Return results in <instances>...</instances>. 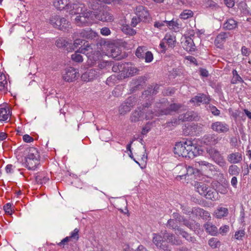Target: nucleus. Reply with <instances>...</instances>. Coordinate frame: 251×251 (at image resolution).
Wrapping results in <instances>:
<instances>
[{
    "label": "nucleus",
    "mask_w": 251,
    "mask_h": 251,
    "mask_svg": "<svg viewBox=\"0 0 251 251\" xmlns=\"http://www.w3.org/2000/svg\"><path fill=\"white\" fill-rule=\"evenodd\" d=\"M206 152L209 157L220 166L224 167L226 165L224 156L218 149L212 147L207 148Z\"/></svg>",
    "instance_id": "7ed1b4c3"
},
{
    "label": "nucleus",
    "mask_w": 251,
    "mask_h": 251,
    "mask_svg": "<svg viewBox=\"0 0 251 251\" xmlns=\"http://www.w3.org/2000/svg\"><path fill=\"white\" fill-rule=\"evenodd\" d=\"M163 41H165L168 46L171 48L174 47L176 42V37L173 34L170 33L166 34L163 38Z\"/></svg>",
    "instance_id": "bb28decb"
},
{
    "label": "nucleus",
    "mask_w": 251,
    "mask_h": 251,
    "mask_svg": "<svg viewBox=\"0 0 251 251\" xmlns=\"http://www.w3.org/2000/svg\"><path fill=\"white\" fill-rule=\"evenodd\" d=\"M113 65V62L111 61H100L99 62L98 67L102 69L106 68V69L110 68Z\"/></svg>",
    "instance_id": "3c124183"
},
{
    "label": "nucleus",
    "mask_w": 251,
    "mask_h": 251,
    "mask_svg": "<svg viewBox=\"0 0 251 251\" xmlns=\"http://www.w3.org/2000/svg\"><path fill=\"white\" fill-rule=\"evenodd\" d=\"M174 173L176 175V179L177 180L182 179L185 176L186 165L179 164L174 170Z\"/></svg>",
    "instance_id": "ddd939ff"
},
{
    "label": "nucleus",
    "mask_w": 251,
    "mask_h": 251,
    "mask_svg": "<svg viewBox=\"0 0 251 251\" xmlns=\"http://www.w3.org/2000/svg\"><path fill=\"white\" fill-rule=\"evenodd\" d=\"M121 30L124 33L131 36H132L136 33L135 30L131 28L127 24L122 25Z\"/></svg>",
    "instance_id": "ea45409f"
},
{
    "label": "nucleus",
    "mask_w": 251,
    "mask_h": 251,
    "mask_svg": "<svg viewBox=\"0 0 251 251\" xmlns=\"http://www.w3.org/2000/svg\"><path fill=\"white\" fill-rule=\"evenodd\" d=\"M244 229L239 230L235 232L234 237L236 240H242L245 235Z\"/></svg>",
    "instance_id": "603ef678"
},
{
    "label": "nucleus",
    "mask_w": 251,
    "mask_h": 251,
    "mask_svg": "<svg viewBox=\"0 0 251 251\" xmlns=\"http://www.w3.org/2000/svg\"><path fill=\"white\" fill-rule=\"evenodd\" d=\"M78 76V70L70 67L66 69L65 73L63 74V78L66 81L72 82L76 79Z\"/></svg>",
    "instance_id": "39448f33"
},
{
    "label": "nucleus",
    "mask_w": 251,
    "mask_h": 251,
    "mask_svg": "<svg viewBox=\"0 0 251 251\" xmlns=\"http://www.w3.org/2000/svg\"><path fill=\"white\" fill-rule=\"evenodd\" d=\"M193 215L204 220H207L210 218V215L208 211L199 207L193 208Z\"/></svg>",
    "instance_id": "2eb2a0df"
},
{
    "label": "nucleus",
    "mask_w": 251,
    "mask_h": 251,
    "mask_svg": "<svg viewBox=\"0 0 251 251\" xmlns=\"http://www.w3.org/2000/svg\"><path fill=\"white\" fill-rule=\"evenodd\" d=\"M25 162L28 169L32 170H35L37 166L39 164V159H27L25 160Z\"/></svg>",
    "instance_id": "72a5a7b5"
},
{
    "label": "nucleus",
    "mask_w": 251,
    "mask_h": 251,
    "mask_svg": "<svg viewBox=\"0 0 251 251\" xmlns=\"http://www.w3.org/2000/svg\"><path fill=\"white\" fill-rule=\"evenodd\" d=\"M49 178L44 176L42 173H39L35 177V180L37 183L43 184L46 183Z\"/></svg>",
    "instance_id": "37998d69"
},
{
    "label": "nucleus",
    "mask_w": 251,
    "mask_h": 251,
    "mask_svg": "<svg viewBox=\"0 0 251 251\" xmlns=\"http://www.w3.org/2000/svg\"><path fill=\"white\" fill-rule=\"evenodd\" d=\"M78 232L79 229L76 228L71 232L70 236L68 237L70 240L77 241L79 238Z\"/></svg>",
    "instance_id": "5fc2aeb1"
},
{
    "label": "nucleus",
    "mask_w": 251,
    "mask_h": 251,
    "mask_svg": "<svg viewBox=\"0 0 251 251\" xmlns=\"http://www.w3.org/2000/svg\"><path fill=\"white\" fill-rule=\"evenodd\" d=\"M232 74L233 75V78L231 80V83L236 84L238 82H243V80L241 77L238 74V73L236 70L232 71Z\"/></svg>",
    "instance_id": "79ce46f5"
},
{
    "label": "nucleus",
    "mask_w": 251,
    "mask_h": 251,
    "mask_svg": "<svg viewBox=\"0 0 251 251\" xmlns=\"http://www.w3.org/2000/svg\"><path fill=\"white\" fill-rule=\"evenodd\" d=\"M131 109V105L128 106L126 102H124L120 106L119 111L121 115H125L126 113L129 112Z\"/></svg>",
    "instance_id": "a18cd8bd"
},
{
    "label": "nucleus",
    "mask_w": 251,
    "mask_h": 251,
    "mask_svg": "<svg viewBox=\"0 0 251 251\" xmlns=\"http://www.w3.org/2000/svg\"><path fill=\"white\" fill-rule=\"evenodd\" d=\"M151 104L146 102L141 106V109L143 111L144 119L146 120L151 119L153 117L154 111H152L151 109Z\"/></svg>",
    "instance_id": "4468645a"
},
{
    "label": "nucleus",
    "mask_w": 251,
    "mask_h": 251,
    "mask_svg": "<svg viewBox=\"0 0 251 251\" xmlns=\"http://www.w3.org/2000/svg\"><path fill=\"white\" fill-rule=\"evenodd\" d=\"M210 101L209 98L203 94H199L198 95L191 99L190 102L197 103H207Z\"/></svg>",
    "instance_id": "412c9836"
},
{
    "label": "nucleus",
    "mask_w": 251,
    "mask_h": 251,
    "mask_svg": "<svg viewBox=\"0 0 251 251\" xmlns=\"http://www.w3.org/2000/svg\"><path fill=\"white\" fill-rule=\"evenodd\" d=\"M181 107V105L177 103H172L166 109H161L160 112V115H169L172 112L177 111Z\"/></svg>",
    "instance_id": "aec40b11"
},
{
    "label": "nucleus",
    "mask_w": 251,
    "mask_h": 251,
    "mask_svg": "<svg viewBox=\"0 0 251 251\" xmlns=\"http://www.w3.org/2000/svg\"><path fill=\"white\" fill-rule=\"evenodd\" d=\"M61 20H63L65 22L62 21V22L60 23L61 25L59 27V30L65 31L67 29V28H69L70 24L69 22L64 17H62Z\"/></svg>",
    "instance_id": "864d4df0"
},
{
    "label": "nucleus",
    "mask_w": 251,
    "mask_h": 251,
    "mask_svg": "<svg viewBox=\"0 0 251 251\" xmlns=\"http://www.w3.org/2000/svg\"><path fill=\"white\" fill-rule=\"evenodd\" d=\"M162 250V251H171V248L169 245L164 241L162 242L161 246H159L158 247Z\"/></svg>",
    "instance_id": "680f3d73"
},
{
    "label": "nucleus",
    "mask_w": 251,
    "mask_h": 251,
    "mask_svg": "<svg viewBox=\"0 0 251 251\" xmlns=\"http://www.w3.org/2000/svg\"><path fill=\"white\" fill-rule=\"evenodd\" d=\"M153 56L152 53L150 51H147L143 59H145V62L149 63L152 61Z\"/></svg>",
    "instance_id": "bf43d9fd"
},
{
    "label": "nucleus",
    "mask_w": 251,
    "mask_h": 251,
    "mask_svg": "<svg viewBox=\"0 0 251 251\" xmlns=\"http://www.w3.org/2000/svg\"><path fill=\"white\" fill-rule=\"evenodd\" d=\"M221 139V137L215 134H207L202 138V141L205 144L213 146L217 144Z\"/></svg>",
    "instance_id": "423d86ee"
},
{
    "label": "nucleus",
    "mask_w": 251,
    "mask_h": 251,
    "mask_svg": "<svg viewBox=\"0 0 251 251\" xmlns=\"http://www.w3.org/2000/svg\"><path fill=\"white\" fill-rule=\"evenodd\" d=\"M60 17H51L50 19V22L53 26L56 28L59 29V27L61 26V24L60 23L62 21L65 22L63 20H61V18H59Z\"/></svg>",
    "instance_id": "473e14b6"
},
{
    "label": "nucleus",
    "mask_w": 251,
    "mask_h": 251,
    "mask_svg": "<svg viewBox=\"0 0 251 251\" xmlns=\"http://www.w3.org/2000/svg\"><path fill=\"white\" fill-rule=\"evenodd\" d=\"M55 45L59 49L71 51L72 50V43L63 38H59L56 40Z\"/></svg>",
    "instance_id": "0eeeda50"
},
{
    "label": "nucleus",
    "mask_w": 251,
    "mask_h": 251,
    "mask_svg": "<svg viewBox=\"0 0 251 251\" xmlns=\"http://www.w3.org/2000/svg\"><path fill=\"white\" fill-rule=\"evenodd\" d=\"M194 36V35L187 36L185 38L183 47L187 51H192L195 50V46L192 39V37Z\"/></svg>",
    "instance_id": "f3484780"
},
{
    "label": "nucleus",
    "mask_w": 251,
    "mask_h": 251,
    "mask_svg": "<svg viewBox=\"0 0 251 251\" xmlns=\"http://www.w3.org/2000/svg\"><path fill=\"white\" fill-rule=\"evenodd\" d=\"M97 49L95 44L84 42V47L79 48V51L81 53L85 54L88 57V63L91 65H94L97 62H99L101 57L100 51L97 50Z\"/></svg>",
    "instance_id": "f03ea898"
},
{
    "label": "nucleus",
    "mask_w": 251,
    "mask_h": 251,
    "mask_svg": "<svg viewBox=\"0 0 251 251\" xmlns=\"http://www.w3.org/2000/svg\"><path fill=\"white\" fill-rule=\"evenodd\" d=\"M174 153L186 158H193L199 153V148L191 140L176 143L174 148Z\"/></svg>",
    "instance_id": "f257e3e1"
},
{
    "label": "nucleus",
    "mask_w": 251,
    "mask_h": 251,
    "mask_svg": "<svg viewBox=\"0 0 251 251\" xmlns=\"http://www.w3.org/2000/svg\"><path fill=\"white\" fill-rule=\"evenodd\" d=\"M210 127L214 131L218 133H226L229 131V125L223 122H213Z\"/></svg>",
    "instance_id": "20e7f679"
},
{
    "label": "nucleus",
    "mask_w": 251,
    "mask_h": 251,
    "mask_svg": "<svg viewBox=\"0 0 251 251\" xmlns=\"http://www.w3.org/2000/svg\"><path fill=\"white\" fill-rule=\"evenodd\" d=\"M146 50L145 48L139 47L136 50L135 54L137 57L143 59L146 52Z\"/></svg>",
    "instance_id": "09e8293b"
},
{
    "label": "nucleus",
    "mask_w": 251,
    "mask_h": 251,
    "mask_svg": "<svg viewBox=\"0 0 251 251\" xmlns=\"http://www.w3.org/2000/svg\"><path fill=\"white\" fill-rule=\"evenodd\" d=\"M69 0H54V6L58 10H62L65 8L68 9L70 6Z\"/></svg>",
    "instance_id": "4be33fe9"
},
{
    "label": "nucleus",
    "mask_w": 251,
    "mask_h": 251,
    "mask_svg": "<svg viewBox=\"0 0 251 251\" xmlns=\"http://www.w3.org/2000/svg\"><path fill=\"white\" fill-rule=\"evenodd\" d=\"M179 118V120H181V122L196 121L198 119L197 113L194 111H187L186 113L180 114Z\"/></svg>",
    "instance_id": "dca6fc26"
},
{
    "label": "nucleus",
    "mask_w": 251,
    "mask_h": 251,
    "mask_svg": "<svg viewBox=\"0 0 251 251\" xmlns=\"http://www.w3.org/2000/svg\"><path fill=\"white\" fill-rule=\"evenodd\" d=\"M197 164H198L199 166L201 167V169H206L208 168H210L212 166V165L211 164L205 161L202 160L196 162V166H198Z\"/></svg>",
    "instance_id": "8fccbe9b"
},
{
    "label": "nucleus",
    "mask_w": 251,
    "mask_h": 251,
    "mask_svg": "<svg viewBox=\"0 0 251 251\" xmlns=\"http://www.w3.org/2000/svg\"><path fill=\"white\" fill-rule=\"evenodd\" d=\"M153 235L152 242L157 247H158L159 246H161L162 242L164 241L163 240V238L161 235L155 233H154Z\"/></svg>",
    "instance_id": "49530a36"
},
{
    "label": "nucleus",
    "mask_w": 251,
    "mask_h": 251,
    "mask_svg": "<svg viewBox=\"0 0 251 251\" xmlns=\"http://www.w3.org/2000/svg\"><path fill=\"white\" fill-rule=\"evenodd\" d=\"M164 23L167 24V25L169 27L170 29L176 31L179 28V23L177 20H175L174 19L171 21H164Z\"/></svg>",
    "instance_id": "f704fd0d"
},
{
    "label": "nucleus",
    "mask_w": 251,
    "mask_h": 251,
    "mask_svg": "<svg viewBox=\"0 0 251 251\" xmlns=\"http://www.w3.org/2000/svg\"><path fill=\"white\" fill-rule=\"evenodd\" d=\"M204 227L206 232L211 235L215 236L217 234L218 228L215 226L207 223L204 225Z\"/></svg>",
    "instance_id": "7c9ffc66"
},
{
    "label": "nucleus",
    "mask_w": 251,
    "mask_h": 251,
    "mask_svg": "<svg viewBox=\"0 0 251 251\" xmlns=\"http://www.w3.org/2000/svg\"><path fill=\"white\" fill-rule=\"evenodd\" d=\"M39 155L37 150L35 148H30L28 149L27 154L25 157V160L39 159Z\"/></svg>",
    "instance_id": "cd10ccee"
},
{
    "label": "nucleus",
    "mask_w": 251,
    "mask_h": 251,
    "mask_svg": "<svg viewBox=\"0 0 251 251\" xmlns=\"http://www.w3.org/2000/svg\"><path fill=\"white\" fill-rule=\"evenodd\" d=\"M204 197L207 199L216 201L219 199V194L215 189L208 186Z\"/></svg>",
    "instance_id": "6ab92c4d"
},
{
    "label": "nucleus",
    "mask_w": 251,
    "mask_h": 251,
    "mask_svg": "<svg viewBox=\"0 0 251 251\" xmlns=\"http://www.w3.org/2000/svg\"><path fill=\"white\" fill-rule=\"evenodd\" d=\"M140 17H133L131 19V25L133 27L136 26L137 24L141 21Z\"/></svg>",
    "instance_id": "774afa93"
},
{
    "label": "nucleus",
    "mask_w": 251,
    "mask_h": 251,
    "mask_svg": "<svg viewBox=\"0 0 251 251\" xmlns=\"http://www.w3.org/2000/svg\"><path fill=\"white\" fill-rule=\"evenodd\" d=\"M10 110L8 107L0 106V121H6L9 116Z\"/></svg>",
    "instance_id": "393cba45"
},
{
    "label": "nucleus",
    "mask_w": 251,
    "mask_h": 251,
    "mask_svg": "<svg viewBox=\"0 0 251 251\" xmlns=\"http://www.w3.org/2000/svg\"><path fill=\"white\" fill-rule=\"evenodd\" d=\"M242 159V154L239 152H232L227 156V161L232 164L240 163Z\"/></svg>",
    "instance_id": "9b49d317"
},
{
    "label": "nucleus",
    "mask_w": 251,
    "mask_h": 251,
    "mask_svg": "<svg viewBox=\"0 0 251 251\" xmlns=\"http://www.w3.org/2000/svg\"><path fill=\"white\" fill-rule=\"evenodd\" d=\"M143 111L141 106L138 107L131 114L130 121L132 123H136L144 119Z\"/></svg>",
    "instance_id": "9d476101"
},
{
    "label": "nucleus",
    "mask_w": 251,
    "mask_h": 251,
    "mask_svg": "<svg viewBox=\"0 0 251 251\" xmlns=\"http://www.w3.org/2000/svg\"><path fill=\"white\" fill-rule=\"evenodd\" d=\"M136 100L135 99L134 97H129L128 98L125 102H126L128 106H130L131 105V107H132L135 103Z\"/></svg>",
    "instance_id": "e2e57ef3"
},
{
    "label": "nucleus",
    "mask_w": 251,
    "mask_h": 251,
    "mask_svg": "<svg viewBox=\"0 0 251 251\" xmlns=\"http://www.w3.org/2000/svg\"><path fill=\"white\" fill-rule=\"evenodd\" d=\"M126 63H122L121 62H118L112 65V70L113 72L117 73L118 72H125Z\"/></svg>",
    "instance_id": "c9c22d12"
},
{
    "label": "nucleus",
    "mask_w": 251,
    "mask_h": 251,
    "mask_svg": "<svg viewBox=\"0 0 251 251\" xmlns=\"http://www.w3.org/2000/svg\"><path fill=\"white\" fill-rule=\"evenodd\" d=\"M146 82V79L145 77L140 76L137 79L134 80V88L136 89H140L145 85Z\"/></svg>",
    "instance_id": "e433bc0d"
},
{
    "label": "nucleus",
    "mask_w": 251,
    "mask_h": 251,
    "mask_svg": "<svg viewBox=\"0 0 251 251\" xmlns=\"http://www.w3.org/2000/svg\"><path fill=\"white\" fill-rule=\"evenodd\" d=\"M209 245L213 248H216L220 245V242L217 238H212L208 241Z\"/></svg>",
    "instance_id": "6e6d98bb"
},
{
    "label": "nucleus",
    "mask_w": 251,
    "mask_h": 251,
    "mask_svg": "<svg viewBox=\"0 0 251 251\" xmlns=\"http://www.w3.org/2000/svg\"><path fill=\"white\" fill-rule=\"evenodd\" d=\"M229 227L227 225H225L221 226L219 229V233L222 235H225L229 231Z\"/></svg>",
    "instance_id": "0e129e2a"
},
{
    "label": "nucleus",
    "mask_w": 251,
    "mask_h": 251,
    "mask_svg": "<svg viewBox=\"0 0 251 251\" xmlns=\"http://www.w3.org/2000/svg\"><path fill=\"white\" fill-rule=\"evenodd\" d=\"M230 35L229 32H222L220 33L215 40V45L219 47H220L226 42V39Z\"/></svg>",
    "instance_id": "a211bd4d"
},
{
    "label": "nucleus",
    "mask_w": 251,
    "mask_h": 251,
    "mask_svg": "<svg viewBox=\"0 0 251 251\" xmlns=\"http://www.w3.org/2000/svg\"><path fill=\"white\" fill-rule=\"evenodd\" d=\"M79 34L81 37L90 40H95L98 36V33L90 28L82 30Z\"/></svg>",
    "instance_id": "f8f14e48"
},
{
    "label": "nucleus",
    "mask_w": 251,
    "mask_h": 251,
    "mask_svg": "<svg viewBox=\"0 0 251 251\" xmlns=\"http://www.w3.org/2000/svg\"><path fill=\"white\" fill-rule=\"evenodd\" d=\"M135 13L137 16H147L149 14V11L145 7L139 5L136 7Z\"/></svg>",
    "instance_id": "4c0bfd02"
},
{
    "label": "nucleus",
    "mask_w": 251,
    "mask_h": 251,
    "mask_svg": "<svg viewBox=\"0 0 251 251\" xmlns=\"http://www.w3.org/2000/svg\"><path fill=\"white\" fill-rule=\"evenodd\" d=\"M237 23L232 19L227 20L224 24L223 27L226 30H232L237 26Z\"/></svg>",
    "instance_id": "2f4dec72"
},
{
    "label": "nucleus",
    "mask_w": 251,
    "mask_h": 251,
    "mask_svg": "<svg viewBox=\"0 0 251 251\" xmlns=\"http://www.w3.org/2000/svg\"><path fill=\"white\" fill-rule=\"evenodd\" d=\"M164 237L166 240L173 244L179 245L182 244L180 240H178L175 241V236L173 234L166 233L165 234Z\"/></svg>",
    "instance_id": "58836bf2"
},
{
    "label": "nucleus",
    "mask_w": 251,
    "mask_h": 251,
    "mask_svg": "<svg viewBox=\"0 0 251 251\" xmlns=\"http://www.w3.org/2000/svg\"><path fill=\"white\" fill-rule=\"evenodd\" d=\"M185 176H191L194 173V169L193 167L188 166H187L186 165V171H185Z\"/></svg>",
    "instance_id": "69168bd1"
},
{
    "label": "nucleus",
    "mask_w": 251,
    "mask_h": 251,
    "mask_svg": "<svg viewBox=\"0 0 251 251\" xmlns=\"http://www.w3.org/2000/svg\"><path fill=\"white\" fill-rule=\"evenodd\" d=\"M209 186L203 182H196L195 184V188L196 191L202 196H204L207 188Z\"/></svg>",
    "instance_id": "5701e85b"
},
{
    "label": "nucleus",
    "mask_w": 251,
    "mask_h": 251,
    "mask_svg": "<svg viewBox=\"0 0 251 251\" xmlns=\"http://www.w3.org/2000/svg\"><path fill=\"white\" fill-rule=\"evenodd\" d=\"M167 226L170 228L174 229L175 233L177 232V228H181L178 226L176 221L175 219H170L168 221Z\"/></svg>",
    "instance_id": "c03bdc74"
},
{
    "label": "nucleus",
    "mask_w": 251,
    "mask_h": 251,
    "mask_svg": "<svg viewBox=\"0 0 251 251\" xmlns=\"http://www.w3.org/2000/svg\"><path fill=\"white\" fill-rule=\"evenodd\" d=\"M3 210L5 213L7 214H11V204L10 203H7L3 206Z\"/></svg>",
    "instance_id": "338daca9"
},
{
    "label": "nucleus",
    "mask_w": 251,
    "mask_h": 251,
    "mask_svg": "<svg viewBox=\"0 0 251 251\" xmlns=\"http://www.w3.org/2000/svg\"><path fill=\"white\" fill-rule=\"evenodd\" d=\"M165 109L163 107V104L160 102H157L155 103V108L154 110V112H155V115L156 116L161 115L159 113L161 109Z\"/></svg>",
    "instance_id": "4d7b16f0"
},
{
    "label": "nucleus",
    "mask_w": 251,
    "mask_h": 251,
    "mask_svg": "<svg viewBox=\"0 0 251 251\" xmlns=\"http://www.w3.org/2000/svg\"><path fill=\"white\" fill-rule=\"evenodd\" d=\"M92 17H76L75 22L76 25L85 26L91 25L93 23Z\"/></svg>",
    "instance_id": "6e6552de"
},
{
    "label": "nucleus",
    "mask_w": 251,
    "mask_h": 251,
    "mask_svg": "<svg viewBox=\"0 0 251 251\" xmlns=\"http://www.w3.org/2000/svg\"><path fill=\"white\" fill-rule=\"evenodd\" d=\"M228 213V210L225 207H218L215 211L214 214L217 218H222L226 217Z\"/></svg>",
    "instance_id": "c85d7f7f"
},
{
    "label": "nucleus",
    "mask_w": 251,
    "mask_h": 251,
    "mask_svg": "<svg viewBox=\"0 0 251 251\" xmlns=\"http://www.w3.org/2000/svg\"><path fill=\"white\" fill-rule=\"evenodd\" d=\"M125 72L126 75H134L138 72L139 70L135 67L132 66L131 64L126 63Z\"/></svg>",
    "instance_id": "c756f323"
},
{
    "label": "nucleus",
    "mask_w": 251,
    "mask_h": 251,
    "mask_svg": "<svg viewBox=\"0 0 251 251\" xmlns=\"http://www.w3.org/2000/svg\"><path fill=\"white\" fill-rule=\"evenodd\" d=\"M228 171L231 176H238L240 173V169L237 165L231 164L229 166Z\"/></svg>",
    "instance_id": "a19ab883"
},
{
    "label": "nucleus",
    "mask_w": 251,
    "mask_h": 251,
    "mask_svg": "<svg viewBox=\"0 0 251 251\" xmlns=\"http://www.w3.org/2000/svg\"><path fill=\"white\" fill-rule=\"evenodd\" d=\"M180 121L181 120H179V117L178 119L173 118L172 119L170 122H167L166 123L167 126H170L171 125L173 126H176L178 125L180 123Z\"/></svg>",
    "instance_id": "13d9d810"
},
{
    "label": "nucleus",
    "mask_w": 251,
    "mask_h": 251,
    "mask_svg": "<svg viewBox=\"0 0 251 251\" xmlns=\"http://www.w3.org/2000/svg\"><path fill=\"white\" fill-rule=\"evenodd\" d=\"M79 50L76 51L75 53L71 55L72 59L75 62H82L83 61V57L81 54H80Z\"/></svg>",
    "instance_id": "de8ad7c7"
},
{
    "label": "nucleus",
    "mask_w": 251,
    "mask_h": 251,
    "mask_svg": "<svg viewBox=\"0 0 251 251\" xmlns=\"http://www.w3.org/2000/svg\"><path fill=\"white\" fill-rule=\"evenodd\" d=\"M176 234L181 235L184 238H185L187 241L189 242L195 243L196 241L194 237L191 236L190 234L185 231L182 228H177V232H176Z\"/></svg>",
    "instance_id": "b1692460"
},
{
    "label": "nucleus",
    "mask_w": 251,
    "mask_h": 251,
    "mask_svg": "<svg viewBox=\"0 0 251 251\" xmlns=\"http://www.w3.org/2000/svg\"><path fill=\"white\" fill-rule=\"evenodd\" d=\"M181 208L183 213L185 214L190 215L191 214H193V208L191 209L190 207L186 206H181Z\"/></svg>",
    "instance_id": "052dcab7"
},
{
    "label": "nucleus",
    "mask_w": 251,
    "mask_h": 251,
    "mask_svg": "<svg viewBox=\"0 0 251 251\" xmlns=\"http://www.w3.org/2000/svg\"><path fill=\"white\" fill-rule=\"evenodd\" d=\"M86 8L84 5L82 3H75L73 4V9L70 11V14L71 15H83L84 16L87 13Z\"/></svg>",
    "instance_id": "1a4fd4ad"
},
{
    "label": "nucleus",
    "mask_w": 251,
    "mask_h": 251,
    "mask_svg": "<svg viewBox=\"0 0 251 251\" xmlns=\"http://www.w3.org/2000/svg\"><path fill=\"white\" fill-rule=\"evenodd\" d=\"M181 222H183V225L192 230H195L199 226L198 223H196L194 221H190L189 219L184 218L183 219Z\"/></svg>",
    "instance_id": "a878e982"
}]
</instances>
